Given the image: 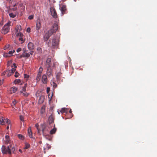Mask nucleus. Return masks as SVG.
<instances>
[{
	"label": "nucleus",
	"instance_id": "18",
	"mask_svg": "<svg viewBox=\"0 0 157 157\" xmlns=\"http://www.w3.org/2000/svg\"><path fill=\"white\" fill-rule=\"evenodd\" d=\"M51 61V59L50 58H48L46 60V63L48 64V67H50V63Z\"/></svg>",
	"mask_w": 157,
	"mask_h": 157
},
{
	"label": "nucleus",
	"instance_id": "22",
	"mask_svg": "<svg viewBox=\"0 0 157 157\" xmlns=\"http://www.w3.org/2000/svg\"><path fill=\"white\" fill-rule=\"evenodd\" d=\"M50 36H49V35L46 33L44 37V40L45 41L48 40Z\"/></svg>",
	"mask_w": 157,
	"mask_h": 157
},
{
	"label": "nucleus",
	"instance_id": "28",
	"mask_svg": "<svg viewBox=\"0 0 157 157\" xmlns=\"http://www.w3.org/2000/svg\"><path fill=\"white\" fill-rule=\"evenodd\" d=\"M45 106H42L41 109V110L40 111V113L41 114H43L45 112Z\"/></svg>",
	"mask_w": 157,
	"mask_h": 157
},
{
	"label": "nucleus",
	"instance_id": "59",
	"mask_svg": "<svg viewBox=\"0 0 157 157\" xmlns=\"http://www.w3.org/2000/svg\"><path fill=\"white\" fill-rule=\"evenodd\" d=\"M39 49H40V48H37V50H39Z\"/></svg>",
	"mask_w": 157,
	"mask_h": 157
},
{
	"label": "nucleus",
	"instance_id": "62",
	"mask_svg": "<svg viewBox=\"0 0 157 157\" xmlns=\"http://www.w3.org/2000/svg\"><path fill=\"white\" fill-rule=\"evenodd\" d=\"M58 114H59V112H58Z\"/></svg>",
	"mask_w": 157,
	"mask_h": 157
},
{
	"label": "nucleus",
	"instance_id": "7",
	"mask_svg": "<svg viewBox=\"0 0 157 157\" xmlns=\"http://www.w3.org/2000/svg\"><path fill=\"white\" fill-rule=\"evenodd\" d=\"M60 9L62 15H63L66 10V6L65 5H63L60 8Z\"/></svg>",
	"mask_w": 157,
	"mask_h": 157
},
{
	"label": "nucleus",
	"instance_id": "13",
	"mask_svg": "<svg viewBox=\"0 0 157 157\" xmlns=\"http://www.w3.org/2000/svg\"><path fill=\"white\" fill-rule=\"evenodd\" d=\"M28 132L29 137L30 138H32V132L31 129V127H29L28 128Z\"/></svg>",
	"mask_w": 157,
	"mask_h": 157
},
{
	"label": "nucleus",
	"instance_id": "51",
	"mask_svg": "<svg viewBox=\"0 0 157 157\" xmlns=\"http://www.w3.org/2000/svg\"><path fill=\"white\" fill-rule=\"evenodd\" d=\"M33 51H31L29 53L30 55L31 54V55H33Z\"/></svg>",
	"mask_w": 157,
	"mask_h": 157
},
{
	"label": "nucleus",
	"instance_id": "37",
	"mask_svg": "<svg viewBox=\"0 0 157 157\" xmlns=\"http://www.w3.org/2000/svg\"><path fill=\"white\" fill-rule=\"evenodd\" d=\"M9 15L12 18H14L16 16V15L13 14V13H10Z\"/></svg>",
	"mask_w": 157,
	"mask_h": 157
},
{
	"label": "nucleus",
	"instance_id": "48",
	"mask_svg": "<svg viewBox=\"0 0 157 157\" xmlns=\"http://www.w3.org/2000/svg\"><path fill=\"white\" fill-rule=\"evenodd\" d=\"M5 140L10 139L9 136L8 135H6L5 136Z\"/></svg>",
	"mask_w": 157,
	"mask_h": 157
},
{
	"label": "nucleus",
	"instance_id": "17",
	"mask_svg": "<svg viewBox=\"0 0 157 157\" xmlns=\"http://www.w3.org/2000/svg\"><path fill=\"white\" fill-rule=\"evenodd\" d=\"M48 120L49 123L51 124L54 121V119L52 117V115H51L49 116L48 117Z\"/></svg>",
	"mask_w": 157,
	"mask_h": 157
},
{
	"label": "nucleus",
	"instance_id": "14",
	"mask_svg": "<svg viewBox=\"0 0 157 157\" xmlns=\"http://www.w3.org/2000/svg\"><path fill=\"white\" fill-rule=\"evenodd\" d=\"M62 73L60 72L57 73L56 75V78L57 81H59Z\"/></svg>",
	"mask_w": 157,
	"mask_h": 157
},
{
	"label": "nucleus",
	"instance_id": "23",
	"mask_svg": "<svg viewBox=\"0 0 157 157\" xmlns=\"http://www.w3.org/2000/svg\"><path fill=\"white\" fill-rule=\"evenodd\" d=\"M20 92L25 97H27L29 95V93L26 92V91L25 92H22L21 90Z\"/></svg>",
	"mask_w": 157,
	"mask_h": 157
},
{
	"label": "nucleus",
	"instance_id": "42",
	"mask_svg": "<svg viewBox=\"0 0 157 157\" xmlns=\"http://www.w3.org/2000/svg\"><path fill=\"white\" fill-rule=\"evenodd\" d=\"M15 52V51L14 50H13V51H9L8 53L10 55H12L13 54V52Z\"/></svg>",
	"mask_w": 157,
	"mask_h": 157
},
{
	"label": "nucleus",
	"instance_id": "46",
	"mask_svg": "<svg viewBox=\"0 0 157 157\" xmlns=\"http://www.w3.org/2000/svg\"><path fill=\"white\" fill-rule=\"evenodd\" d=\"M20 120L22 121H24V117L23 116H20Z\"/></svg>",
	"mask_w": 157,
	"mask_h": 157
},
{
	"label": "nucleus",
	"instance_id": "40",
	"mask_svg": "<svg viewBox=\"0 0 157 157\" xmlns=\"http://www.w3.org/2000/svg\"><path fill=\"white\" fill-rule=\"evenodd\" d=\"M10 46V44H8L7 45H6L3 48V49L5 50H6L9 48Z\"/></svg>",
	"mask_w": 157,
	"mask_h": 157
},
{
	"label": "nucleus",
	"instance_id": "38",
	"mask_svg": "<svg viewBox=\"0 0 157 157\" xmlns=\"http://www.w3.org/2000/svg\"><path fill=\"white\" fill-rule=\"evenodd\" d=\"M5 121L6 123H7L8 124V125H9V124H10V120L9 119L7 118L5 120Z\"/></svg>",
	"mask_w": 157,
	"mask_h": 157
},
{
	"label": "nucleus",
	"instance_id": "47",
	"mask_svg": "<svg viewBox=\"0 0 157 157\" xmlns=\"http://www.w3.org/2000/svg\"><path fill=\"white\" fill-rule=\"evenodd\" d=\"M21 50V49L20 48H18L17 49V52H20Z\"/></svg>",
	"mask_w": 157,
	"mask_h": 157
},
{
	"label": "nucleus",
	"instance_id": "56",
	"mask_svg": "<svg viewBox=\"0 0 157 157\" xmlns=\"http://www.w3.org/2000/svg\"><path fill=\"white\" fill-rule=\"evenodd\" d=\"M9 128V126H7L6 127V129H8Z\"/></svg>",
	"mask_w": 157,
	"mask_h": 157
},
{
	"label": "nucleus",
	"instance_id": "26",
	"mask_svg": "<svg viewBox=\"0 0 157 157\" xmlns=\"http://www.w3.org/2000/svg\"><path fill=\"white\" fill-rule=\"evenodd\" d=\"M27 86V84L25 83L24 84V86L22 87V92H25L26 91V88Z\"/></svg>",
	"mask_w": 157,
	"mask_h": 157
},
{
	"label": "nucleus",
	"instance_id": "27",
	"mask_svg": "<svg viewBox=\"0 0 157 157\" xmlns=\"http://www.w3.org/2000/svg\"><path fill=\"white\" fill-rule=\"evenodd\" d=\"M41 74L38 73L36 78V79L37 81H39L40 78Z\"/></svg>",
	"mask_w": 157,
	"mask_h": 157
},
{
	"label": "nucleus",
	"instance_id": "8",
	"mask_svg": "<svg viewBox=\"0 0 157 157\" xmlns=\"http://www.w3.org/2000/svg\"><path fill=\"white\" fill-rule=\"evenodd\" d=\"M28 47L29 50H32L34 48V45L33 43L29 42L28 44Z\"/></svg>",
	"mask_w": 157,
	"mask_h": 157
},
{
	"label": "nucleus",
	"instance_id": "55",
	"mask_svg": "<svg viewBox=\"0 0 157 157\" xmlns=\"http://www.w3.org/2000/svg\"><path fill=\"white\" fill-rule=\"evenodd\" d=\"M19 151L21 153H22V151H21V149H19Z\"/></svg>",
	"mask_w": 157,
	"mask_h": 157
},
{
	"label": "nucleus",
	"instance_id": "15",
	"mask_svg": "<svg viewBox=\"0 0 157 157\" xmlns=\"http://www.w3.org/2000/svg\"><path fill=\"white\" fill-rule=\"evenodd\" d=\"M41 27V24L40 21L37 22L36 25V29L38 30Z\"/></svg>",
	"mask_w": 157,
	"mask_h": 157
},
{
	"label": "nucleus",
	"instance_id": "1",
	"mask_svg": "<svg viewBox=\"0 0 157 157\" xmlns=\"http://www.w3.org/2000/svg\"><path fill=\"white\" fill-rule=\"evenodd\" d=\"M2 153L3 154H11L12 152H13L15 150L14 147L12 144H10L9 146L6 147L5 146H2L1 148Z\"/></svg>",
	"mask_w": 157,
	"mask_h": 157
},
{
	"label": "nucleus",
	"instance_id": "12",
	"mask_svg": "<svg viewBox=\"0 0 157 157\" xmlns=\"http://www.w3.org/2000/svg\"><path fill=\"white\" fill-rule=\"evenodd\" d=\"M44 99V96L43 95L41 96L39 99V102L40 103H42L43 102Z\"/></svg>",
	"mask_w": 157,
	"mask_h": 157
},
{
	"label": "nucleus",
	"instance_id": "16",
	"mask_svg": "<svg viewBox=\"0 0 157 157\" xmlns=\"http://www.w3.org/2000/svg\"><path fill=\"white\" fill-rule=\"evenodd\" d=\"M23 57H26L27 58L29 57L30 55L29 53H27L26 52V51H25L22 54Z\"/></svg>",
	"mask_w": 157,
	"mask_h": 157
},
{
	"label": "nucleus",
	"instance_id": "25",
	"mask_svg": "<svg viewBox=\"0 0 157 157\" xmlns=\"http://www.w3.org/2000/svg\"><path fill=\"white\" fill-rule=\"evenodd\" d=\"M17 136L18 137V138L21 140H23L25 139L24 136L20 134H18L17 135Z\"/></svg>",
	"mask_w": 157,
	"mask_h": 157
},
{
	"label": "nucleus",
	"instance_id": "9",
	"mask_svg": "<svg viewBox=\"0 0 157 157\" xmlns=\"http://www.w3.org/2000/svg\"><path fill=\"white\" fill-rule=\"evenodd\" d=\"M42 82L44 84H46L47 82V78L46 75H44L42 77Z\"/></svg>",
	"mask_w": 157,
	"mask_h": 157
},
{
	"label": "nucleus",
	"instance_id": "49",
	"mask_svg": "<svg viewBox=\"0 0 157 157\" xmlns=\"http://www.w3.org/2000/svg\"><path fill=\"white\" fill-rule=\"evenodd\" d=\"M29 77V75L27 74H24V77L25 78H28Z\"/></svg>",
	"mask_w": 157,
	"mask_h": 157
},
{
	"label": "nucleus",
	"instance_id": "57",
	"mask_svg": "<svg viewBox=\"0 0 157 157\" xmlns=\"http://www.w3.org/2000/svg\"><path fill=\"white\" fill-rule=\"evenodd\" d=\"M16 6V4H15V5H13V6H14V7H15V6Z\"/></svg>",
	"mask_w": 157,
	"mask_h": 157
},
{
	"label": "nucleus",
	"instance_id": "33",
	"mask_svg": "<svg viewBox=\"0 0 157 157\" xmlns=\"http://www.w3.org/2000/svg\"><path fill=\"white\" fill-rule=\"evenodd\" d=\"M17 37H22L23 36V35L22 33L19 32L17 34Z\"/></svg>",
	"mask_w": 157,
	"mask_h": 157
},
{
	"label": "nucleus",
	"instance_id": "19",
	"mask_svg": "<svg viewBox=\"0 0 157 157\" xmlns=\"http://www.w3.org/2000/svg\"><path fill=\"white\" fill-rule=\"evenodd\" d=\"M21 29V26L20 25H17L15 28L16 32L20 31Z\"/></svg>",
	"mask_w": 157,
	"mask_h": 157
},
{
	"label": "nucleus",
	"instance_id": "5",
	"mask_svg": "<svg viewBox=\"0 0 157 157\" xmlns=\"http://www.w3.org/2000/svg\"><path fill=\"white\" fill-rule=\"evenodd\" d=\"M13 68H12L11 70H9V72L8 74V76H9L13 74L15 71L16 68L17 67L15 63L13 64ZM13 67V66H12Z\"/></svg>",
	"mask_w": 157,
	"mask_h": 157
},
{
	"label": "nucleus",
	"instance_id": "52",
	"mask_svg": "<svg viewBox=\"0 0 157 157\" xmlns=\"http://www.w3.org/2000/svg\"><path fill=\"white\" fill-rule=\"evenodd\" d=\"M3 82V81L2 80H0V86L2 84Z\"/></svg>",
	"mask_w": 157,
	"mask_h": 157
},
{
	"label": "nucleus",
	"instance_id": "31",
	"mask_svg": "<svg viewBox=\"0 0 157 157\" xmlns=\"http://www.w3.org/2000/svg\"><path fill=\"white\" fill-rule=\"evenodd\" d=\"M30 147V145L28 143H26L25 144V146L24 149H26L29 148Z\"/></svg>",
	"mask_w": 157,
	"mask_h": 157
},
{
	"label": "nucleus",
	"instance_id": "4",
	"mask_svg": "<svg viewBox=\"0 0 157 157\" xmlns=\"http://www.w3.org/2000/svg\"><path fill=\"white\" fill-rule=\"evenodd\" d=\"M10 23H8L4 25L2 31V34H6L9 32L10 30Z\"/></svg>",
	"mask_w": 157,
	"mask_h": 157
},
{
	"label": "nucleus",
	"instance_id": "20",
	"mask_svg": "<svg viewBox=\"0 0 157 157\" xmlns=\"http://www.w3.org/2000/svg\"><path fill=\"white\" fill-rule=\"evenodd\" d=\"M60 112L62 113H67V108H63L59 111Z\"/></svg>",
	"mask_w": 157,
	"mask_h": 157
},
{
	"label": "nucleus",
	"instance_id": "32",
	"mask_svg": "<svg viewBox=\"0 0 157 157\" xmlns=\"http://www.w3.org/2000/svg\"><path fill=\"white\" fill-rule=\"evenodd\" d=\"M51 85L53 86V87L54 88H56L57 86L56 84L54 82H51Z\"/></svg>",
	"mask_w": 157,
	"mask_h": 157
},
{
	"label": "nucleus",
	"instance_id": "58",
	"mask_svg": "<svg viewBox=\"0 0 157 157\" xmlns=\"http://www.w3.org/2000/svg\"><path fill=\"white\" fill-rule=\"evenodd\" d=\"M1 37H0V41L1 40Z\"/></svg>",
	"mask_w": 157,
	"mask_h": 157
},
{
	"label": "nucleus",
	"instance_id": "44",
	"mask_svg": "<svg viewBox=\"0 0 157 157\" xmlns=\"http://www.w3.org/2000/svg\"><path fill=\"white\" fill-rule=\"evenodd\" d=\"M26 31L28 33H30L31 31V29H30V28H28L27 29H26Z\"/></svg>",
	"mask_w": 157,
	"mask_h": 157
},
{
	"label": "nucleus",
	"instance_id": "6",
	"mask_svg": "<svg viewBox=\"0 0 157 157\" xmlns=\"http://www.w3.org/2000/svg\"><path fill=\"white\" fill-rule=\"evenodd\" d=\"M50 11L52 16L54 18H56L57 15L55 9L53 8H51Z\"/></svg>",
	"mask_w": 157,
	"mask_h": 157
},
{
	"label": "nucleus",
	"instance_id": "24",
	"mask_svg": "<svg viewBox=\"0 0 157 157\" xmlns=\"http://www.w3.org/2000/svg\"><path fill=\"white\" fill-rule=\"evenodd\" d=\"M56 130V128H54L52 129L50 132V133L51 134H53L55 133Z\"/></svg>",
	"mask_w": 157,
	"mask_h": 157
},
{
	"label": "nucleus",
	"instance_id": "34",
	"mask_svg": "<svg viewBox=\"0 0 157 157\" xmlns=\"http://www.w3.org/2000/svg\"><path fill=\"white\" fill-rule=\"evenodd\" d=\"M45 128H44V126H43L42 128V130L43 134V135H44V136H46V133L45 132Z\"/></svg>",
	"mask_w": 157,
	"mask_h": 157
},
{
	"label": "nucleus",
	"instance_id": "39",
	"mask_svg": "<svg viewBox=\"0 0 157 157\" xmlns=\"http://www.w3.org/2000/svg\"><path fill=\"white\" fill-rule=\"evenodd\" d=\"M21 82V80L20 79H16L14 81V83L15 84L19 83Z\"/></svg>",
	"mask_w": 157,
	"mask_h": 157
},
{
	"label": "nucleus",
	"instance_id": "35",
	"mask_svg": "<svg viewBox=\"0 0 157 157\" xmlns=\"http://www.w3.org/2000/svg\"><path fill=\"white\" fill-rule=\"evenodd\" d=\"M43 68L42 67H40L39 69V70H38V73L41 74V73L43 71Z\"/></svg>",
	"mask_w": 157,
	"mask_h": 157
},
{
	"label": "nucleus",
	"instance_id": "45",
	"mask_svg": "<svg viewBox=\"0 0 157 157\" xmlns=\"http://www.w3.org/2000/svg\"><path fill=\"white\" fill-rule=\"evenodd\" d=\"M33 15H30L28 17V18L29 19H32L33 18Z\"/></svg>",
	"mask_w": 157,
	"mask_h": 157
},
{
	"label": "nucleus",
	"instance_id": "29",
	"mask_svg": "<svg viewBox=\"0 0 157 157\" xmlns=\"http://www.w3.org/2000/svg\"><path fill=\"white\" fill-rule=\"evenodd\" d=\"M5 143L6 144H10H10H11V141L10 140V139H6L5 140Z\"/></svg>",
	"mask_w": 157,
	"mask_h": 157
},
{
	"label": "nucleus",
	"instance_id": "50",
	"mask_svg": "<svg viewBox=\"0 0 157 157\" xmlns=\"http://www.w3.org/2000/svg\"><path fill=\"white\" fill-rule=\"evenodd\" d=\"M50 91V88L49 87H47V93H48V92Z\"/></svg>",
	"mask_w": 157,
	"mask_h": 157
},
{
	"label": "nucleus",
	"instance_id": "36",
	"mask_svg": "<svg viewBox=\"0 0 157 157\" xmlns=\"http://www.w3.org/2000/svg\"><path fill=\"white\" fill-rule=\"evenodd\" d=\"M38 126H39V125L38 124H35V127H36V128L37 130L38 133H40V129L38 128Z\"/></svg>",
	"mask_w": 157,
	"mask_h": 157
},
{
	"label": "nucleus",
	"instance_id": "10",
	"mask_svg": "<svg viewBox=\"0 0 157 157\" xmlns=\"http://www.w3.org/2000/svg\"><path fill=\"white\" fill-rule=\"evenodd\" d=\"M50 67H48L47 71V74L49 76H50L52 74V71Z\"/></svg>",
	"mask_w": 157,
	"mask_h": 157
},
{
	"label": "nucleus",
	"instance_id": "30",
	"mask_svg": "<svg viewBox=\"0 0 157 157\" xmlns=\"http://www.w3.org/2000/svg\"><path fill=\"white\" fill-rule=\"evenodd\" d=\"M24 37H20L19 38V40L21 42V44L23 43L24 42Z\"/></svg>",
	"mask_w": 157,
	"mask_h": 157
},
{
	"label": "nucleus",
	"instance_id": "60",
	"mask_svg": "<svg viewBox=\"0 0 157 157\" xmlns=\"http://www.w3.org/2000/svg\"><path fill=\"white\" fill-rule=\"evenodd\" d=\"M39 49H40V48H37V50H39Z\"/></svg>",
	"mask_w": 157,
	"mask_h": 157
},
{
	"label": "nucleus",
	"instance_id": "2",
	"mask_svg": "<svg viewBox=\"0 0 157 157\" xmlns=\"http://www.w3.org/2000/svg\"><path fill=\"white\" fill-rule=\"evenodd\" d=\"M59 41V40L58 38L53 37L52 39V40H49V42H48V45L50 47L54 48L58 45Z\"/></svg>",
	"mask_w": 157,
	"mask_h": 157
},
{
	"label": "nucleus",
	"instance_id": "11",
	"mask_svg": "<svg viewBox=\"0 0 157 157\" xmlns=\"http://www.w3.org/2000/svg\"><path fill=\"white\" fill-rule=\"evenodd\" d=\"M17 87L15 86L11 87L10 90V93L12 94L16 92L17 90Z\"/></svg>",
	"mask_w": 157,
	"mask_h": 157
},
{
	"label": "nucleus",
	"instance_id": "53",
	"mask_svg": "<svg viewBox=\"0 0 157 157\" xmlns=\"http://www.w3.org/2000/svg\"><path fill=\"white\" fill-rule=\"evenodd\" d=\"M2 25H3V23H2V22H0V25L1 26H2Z\"/></svg>",
	"mask_w": 157,
	"mask_h": 157
},
{
	"label": "nucleus",
	"instance_id": "21",
	"mask_svg": "<svg viewBox=\"0 0 157 157\" xmlns=\"http://www.w3.org/2000/svg\"><path fill=\"white\" fill-rule=\"evenodd\" d=\"M4 118L3 117H2L0 118V124L2 125H3L5 124V121H4Z\"/></svg>",
	"mask_w": 157,
	"mask_h": 157
},
{
	"label": "nucleus",
	"instance_id": "41",
	"mask_svg": "<svg viewBox=\"0 0 157 157\" xmlns=\"http://www.w3.org/2000/svg\"><path fill=\"white\" fill-rule=\"evenodd\" d=\"M19 75V74L16 71L15 72V74L14 75V76L15 77L17 78Z\"/></svg>",
	"mask_w": 157,
	"mask_h": 157
},
{
	"label": "nucleus",
	"instance_id": "43",
	"mask_svg": "<svg viewBox=\"0 0 157 157\" xmlns=\"http://www.w3.org/2000/svg\"><path fill=\"white\" fill-rule=\"evenodd\" d=\"M17 102L15 100H14L13 101L12 104H13V105H14V106H15V105L16 104Z\"/></svg>",
	"mask_w": 157,
	"mask_h": 157
},
{
	"label": "nucleus",
	"instance_id": "61",
	"mask_svg": "<svg viewBox=\"0 0 157 157\" xmlns=\"http://www.w3.org/2000/svg\"><path fill=\"white\" fill-rule=\"evenodd\" d=\"M11 106L13 107V108H14V107L12 105Z\"/></svg>",
	"mask_w": 157,
	"mask_h": 157
},
{
	"label": "nucleus",
	"instance_id": "3",
	"mask_svg": "<svg viewBox=\"0 0 157 157\" xmlns=\"http://www.w3.org/2000/svg\"><path fill=\"white\" fill-rule=\"evenodd\" d=\"M58 26L57 24H54L52 26V27L49 30L47 33L49 35V36H51L52 34L56 32L58 29Z\"/></svg>",
	"mask_w": 157,
	"mask_h": 157
},
{
	"label": "nucleus",
	"instance_id": "54",
	"mask_svg": "<svg viewBox=\"0 0 157 157\" xmlns=\"http://www.w3.org/2000/svg\"><path fill=\"white\" fill-rule=\"evenodd\" d=\"M72 111H71V109H70V111H69V113H72Z\"/></svg>",
	"mask_w": 157,
	"mask_h": 157
}]
</instances>
